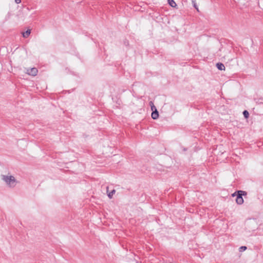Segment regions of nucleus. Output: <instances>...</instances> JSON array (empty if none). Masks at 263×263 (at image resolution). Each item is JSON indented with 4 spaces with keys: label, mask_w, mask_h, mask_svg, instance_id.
Masks as SVG:
<instances>
[{
    "label": "nucleus",
    "mask_w": 263,
    "mask_h": 263,
    "mask_svg": "<svg viewBox=\"0 0 263 263\" xmlns=\"http://www.w3.org/2000/svg\"><path fill=\"white\" fill-rule=\"evenodd\" d=\"M2 179L10 187H14L16 184V180L12 176H7L2 175Z\"/></svg>",
    "instance_id": "1"
},
{
    "label": "nucleus",
    "mask_w": 263,
    "mask_h": 263,
    "mask_svg": "<svg viewBox=\"0 0 263 263\" xmlns=\"http://www.w3.org/2000/svg\"><path fill=\"white\" fill-rule=\"evenodd\" d=\"M247 195V192L243 191H238L236 202L238 204H241L243 203L242 196Z\"/></svg>",
    "instance_id": "2"
},
{
    "label": "nucleus",
    "mask_w": 263,
    "mask_h": 263,
    "mask_svg": "<svg viewBox=\"0 0 263 263\" xmlns=\"http://www.w3.org/2000/svg\"><path fill=\"white\" fill-rule=\"evenodd\" d=\"M38 70L36 68H28L26 70V73L32 76H35L37 75Z\"/></svg>",
    "instance_id": "3"
},
{
    "label": "nucleus",
    "mask_w": 263,
    "mask_h": 263,
    "mask_svg": "<svg viewBox=\"0 0 263 263\" xmlns=\"http://www.w3.org/2000/svg\"><path fill=\"white\" fill-rule=\"evenodd\" d=\"M152 118L154 119V120H156L157 119L158 117H159V112L158 111V110H157V109L156 110H152Z\"/></svg>",
    "instance_id": "4"
},
{
    "label": "nucleus",
    "mask_w": 263,
    "mask_h": 263,
    "mask_svg": "<svg viewBox=\"0 0 263 263\" xmlns=\"http://www.w3.org/2000/svg\"><path fill=\"white\" fill-rule=\"evenodd\" d=\"M216 67L220 70H222L225 69L224 65L221 63H217Z\"/></svg>",
    "instance_id": "5"
},
{
    "label": "nucleus",
    "mask_w": 263,
    "mask_h": 263,
    "mask_svg": "<svg viewBox=\"0 0 263 263\" xmlns=\"http://www.w3.org/2000/svg\"><path fill=\"white\" fill-rule=\"evenodd\" d=\"M30 33H31L30 30L28 29L25 32H23V36L24 37L26 38L30 35Z\"/></svg>",
    "instance_id": "6"
},
{
    "label": "nucleus",
    "mask_w": 263,
    "mask_h": 263,
    "mask_svg": "<svg viewBox=\"0 0 263 263\" xmlns=\"http://www.w3.org/2000/svg\"><path fill=\"white\" fill-rule=\"evenodd\" d=\"M168 3L172 7H175L177 6L174 0H168Z\"/></svg>",
    "instance_id": "7"
},
{
    "label": "nucleus",
    "mask_w": 263,
    "mask_h": 263,
    "mask_svg": "<svg viewBox=\"0 0 263 263\" xmlns=\"http://www.w3.org/2000/svg\"><path fill=\"white\" fill-rule=\"evenodd\" d=\"M116 191L115 190H112L110 192L107 194L108 197L111 199L113 195L115 193Z\"/></svg>",
    "instance_id": "8"
},
{
    "label": "nucleus",
    "mask_w": 263,
    "mask_h": 263,
    "mask_svg": "<svg viewBox=\"0 0 263 263\" xmlns=\"http://www.w3.org/2000/svg\"><path fill=\"white\" fill-rule=\"evenodd\" d=\"M149 105L151 107V109L152 110H156V107H155V106L154 105L153 102L152 101H150L149 103Z\"/></svg>",
    "instance_id": "9"
},
{
    "label": "nucleus",
    "mask_w": 263,
    "mask_h": 263,
    "mask_svg": "<svg viewBox=\"0 0 263 263\" xmlns=\"http://www.w3.org/2000/svg\"><path fill=\"white\" fill-rule=\"evenodd\" d=\"M243 115L244 117L246 119H247L249 116V112L246 110H245L243 111Z\"/></svg>",
    "instance_id": "10"
},
{
    "label": "nucleus",
    "mask_w": 263,
    "mask_h": 263,
    "mask_svg": "<svg viewBox=\"0 0 263 263\" xmlns=\"http://www.w3.org/2000/svg\"><path fill=\"white\" fill-rule=\"evenodd\" d=\"M246 249H247V247L241 246V247L239 248V251L242 252V251H245Z\"/></svg>",
    "instance_id": "11"
},
{
    "label": "nucleus",
    "mask_w": 263,
    "mask_h": 263,
    "mask_svg": "<svg viewBox=\"0 0 263 263\" xmlns=\"http://www.w3.org/2000/svg\"><path fill=\"white\" fill-rule=\"evenodd\" d=\"M192 3L193 4L194 7L197 9V11H198V8L197 7L196 4L194 1H192Z\"/></svg>",
    "instance_id": "12"
},
{
    "label": "nucleus",
    "mask_w": 263,
    "mask_h": 263,
    "mask_svg": "<svg viewBox=\"0 0 263 263\" xmlns=\"http://www.w3.org/2000/svg\"><path fill=\"white\" fill-rule=\"evenodd\" d=\"M15 2L16 4H18L21 3V0H15Z\"/></svg>",
    "instance_id": "13"
},
{
    "label": "nucleus",
    "mask_w": 263,
    "mask_h": 263,
    "mask_svg": "<svg viewBox=\"0 0 263 263\" xmlns=\"http://www.w3.org/2000/svg\"><path fill=\"white\" fill-rule=\"evenodd\" d=\"M232 58H228V60H232Z\"/></svg>",
    "instance_id": "14"
},
{
    "label": "nucleus",
    "mask_w": 263,
    "mask_h": 263,
    "mask_svg": "<svg viewBox=\"0 0 263 263\" xmlns=\"http://www.w3.org/2000/svg\"><path fill=\"white\" fill-rule=\"evenodd\" d=\"M235 193H235L233 194H232V196H234L235 195Z\"/></svg>",
    "instance_id": "15"
}]
</instances>
